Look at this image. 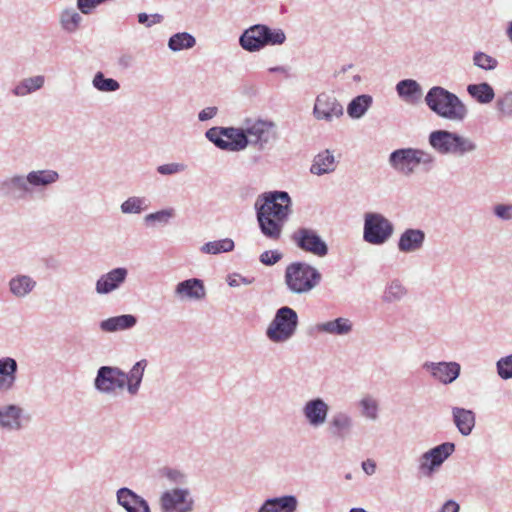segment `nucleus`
<instances>
[{"mask_svg": "<svg viewBox=\"0 0 512 512\" xmlns=\"http://www.w3.org/2000/svg\"><path fill=\"white\" fill-rule=\"evenodd\" d=\"M205 137L220 150L240 152L249 144L263 150L277 140L278 133L274 122L256 119L246 120L244 128L212 127L205 132Z\"/></svg>", "mask_w": 512, "mask_h": 512, "instance_id": "nucleus-1", "label": "nucleus"}, {"mask_svg": "<svg viewBox=\"0 0 512 512\" xmlns=\"http://www.w3.org/2000/svg\"><path fill=\"white\" fill-rule=\"evenodd\" d=\"M292 200L286 191L260 194L254 204L261 233L271 241L281 238L285 223L291 214Z\"/></svg>", "mask_w": 512, "mask_h": 512, "instance_id": "nucleus-2", "label": "nucleus"}, {"mask_svg": "<svg viewBox=\"0 0 512 512\" xmlns=\"http://www.w3.org/2000/svg\"><path fill=\"white\" fill-rule=\"evenodd\" d=\"M59 178V173L52 169L14 173L0 180V196L10 202L25 201L56 183Z\"/></svg>", "mask_w": 512, "mask_h": 512, "instance_id": "nucleus-3", "label": "nucleus"}, {"mask_svg": "<svg viewBox=\"0 0 512 512\" xmlns=\"http://www.w3.org/2000/svg\"><path fill=\"white\" fill-rule=\"evenodd\" d=\"M425 103L437 116L456 123L468 116L466 104L454 93L441 86L431 87L425 95Z\"/></svg>", "mask_w": 512, "mask_h": 512, "instance_id": "nucleus-4", "label": "nucleus"}, {"mask_svg": "<svg viewBox=\"0 0 512 512\" xmlns=\"http://www.w3.org/2000/svg\"><path fill=\"white\" fill-rule=\"evenodd\" d=\"M388 162L397 173L409 177L419 171H431L435 167L436 158L423 149L401 148L389 155Z\"/></svg>", "mask_w": 512, "mask_h": 512, "instance_id": "nucleus-5", "label": "nucleus"}, {"mask_svg": "<svg viewBox=\"0 0 512 512\" xmlns=\"http://www.w3.org/2000/svg\"><path fill=\"white\" fill-rule=\"evenodd\" d=\"M321 281L320 271L307 262H292L284 271V283L293 295H307L317 288Z\"/></svg>", "mask_w": 512, "mask_h": 512, "instance_id": "nucleus-6", "label": "nucleus"}, {"mask_svg": "<svg viewBox=\"0 0 512 512\" xmlns=\"http://www.w3.org/2000/svg\"><path fill=\"white\" fill-rule=\"evenodd\" d=\"M429 145L441 155L462 157L474 153L478 146L474 140L448 130H435L429 134Z\"/></svg>", "mask_w": 512, "mask_h": 512, "instance_id": "nucleus-7", "label": "nucleus"}, {"mask_svg": "<svg viewBox=\"0 0 512 512\" xmlns=\"http://www.w3.org/2000/svg\"><path fill=\"white\" fill-rule=\"evenodd\" d=\"M299 325L297 312L289 307H280L266 329V337L273 343L288 342L296 333Z\"/></svg>", "mask_w": 512, "mask_h": 512, "instance_id": "nucleus-8", "label": "nucleus"}, {"mask_svg": "<svg viewBox=\"0 0 512 512\" xmlns=\"http://www.w3.org/2000/svg\"><path fill=\"white\" fill-rule=\"evenodd\" d=\"M394 233L393 223L383 214L367 212L364 215L363 240L371 245H383Z\"/></svg>", "mask_w": 512, "mask_h": 512, "instance_id": "nucleus-9", "label": "nucleus"}, {"mask_svg": "<svg viewBox=\"0 0 512 512\" xmlns=\"http://www.w3.org/2000/svg\"><path fill=\"white\" fill-rule=\"evenodd\" d=\"M195 501L188 488L167 489L159 497L160 512H192Z\"/></svg>", "mask_w": 512, "mask_h": 512, "instance_id": "nucleus-10", "label": "nucleus"}, {"mask_svg": "<svg viewBox=\"0 0 512 512\" xmlns=\"http://www.w3.org/2000/svg\"><path fill=\"white\" fill-rule=\"evenodd\" d=\"M292 241L302 251L311 253L317 257H325L328 254V245L311 228H299L292 234Z\"/></svg>", "mask_w": 512, "mask_h": 512, "instance_id": "nucleus-11", "label": "nucleus"}, {"mask_svg": "<svg viewBox=\"0 0 512 512\" xmlns=\"http://www.w3.org/2000/svg\"><path fill=\"white\" fill-rule=\"evenodd\" d=\"M330 406L322 397H312L306 400L301 408V414L313 429H318L327 424L329 419Z\"/></svg>", "mask_w": 512, "mask_h": 512, "instance_id": "nucleus-12", "label": "nucleus"}, {"mask_svg": "<svg viewBox=\"0 0 512 512\" xmlns=\"http://www.w3.org/2000/svg\"><path fill=\"white\" fill-rule=\"evenodd\" d=\"M454 451V443L444 442L423 453L419 459L420 472L426 476L432 475Z\"/></svg>", "mask_w": 512, "mask_h": 512, "instance_id": "nucleus-13", "label": "nucleus"}, {"mask_svg": "<svg viewBox=\"0 0 512 512\" xmlns=\"http://www.w3.org/2000/svg\"><path fill=\"white\" fill-rule=\"evenodd\" d=\"M121 376H123V370L119 367L101 366L97 370L94 387L102 394H114L117 389L123 390L125 388V383Z\"/></svg>", "mask_w": 512, "mask_h": 512, "instance_id": "nucleus-14", "label": "nucleus"}, {"mask_svg": "<svg viewBox=\"0 0 512 512\" xmlns=\"http://www.w3.org/2000/svg\"><path fill=\"white\" fill-rule=\"evenodd\" d=\"M422 369L434 381L443 385H449L460 376L461 365L455 361H426L423 363Z\"/></svg>", "mask_w": 512, "mask_h": 512, "instance_id": "nucleus-15", "label": "nucleus"}, {"mask_svg": "<svg viewBox=\"0 0 512 512\" xmlns=\"http://www.w3.org/2000/svg\"><path fill=\"white\" fill-rule=\"evenodd\" d=\"M129 271L126 267H116L102 274L95 283L98 295H108L119 290L127 281Z\"/></svg>", "mask_w": 512, "mask_h": 512, "instance_id": "nucleus-16", "label": "nucleus"}, {"mask_svg": "<svg viewBox=\"0 0 512 512\" xmlns=\"http://www.w3.org/2000/svg\"><path fill=\"white\" fill-rule=\"evenodd\" d=\"M409 295L408 287L399 278L388 279L381 290L379 299L386 307H395L404 302Z\"/></svg>", "mask_w": 512, "mask_h": 512, "instance_id": "nucleus-17", "label": "nucleus"}, {"mask_svg": "<svg viewBox=\"0 0 512 512\" xmlns=\"http://www.w3.org/2000/svg\"><path fill=\"white\" fill-rule=\"evenodd\" d=\"M343 114V106L337 99L327 93L317 96L313 108V115L318 120L332 121Z\"/></svg>", "mask_w": 512, "mask_h": 512, "instance_id": "nucleus-18", "label": "nucleus"}, {"mask_svg": "<svg viewBox=\"0 0 512 512\" xmlns=\"http://www.w3.org/2000/svg\"><path fill=\"white\" fill-rule=\"evenodd\" d=\"M327 432L335 442H342L350 434L352 418L348 411H336L327 420Z\"/></svg>", "mask_w": 512, "mask_h": 512, "instance_id": "nucleus-19", "label": "nucleus"}, {"mask_svg": "<svg viewBox=\"0 0 512 512\" xmlns=\"http://www.w3.org/2000/svg\"><path fill=\"white\" fill-rule=\"evenodd\" d=\"M116 499L126 512H151L147 500L127 487L117 490Z\"/></svg>", "mask_w": 512, "mask_h": 512, "instance_id": "nucleus-20", "label": "nucleus"}, {"mask_svg": "<svg viewBox=\"0 0 512 512\" xmlns=\"http://www.w3.org/2000/svg\"><path fill=\"white\" fill-rule=\"evenodd\" d=\"M174 295L181 301H200L206 296L204 282L198 278L181 281L175 286Z\"/></svg>", "mask_w": 512, "mask_h": 512, "instance_id": "nucleus-21", "label": "nucleus"}, {"mask_svg": "<svg viewBox=\"0 0 512 512\" xmlns=\"http://www.w3.org/2000/svg\"><path fill=\"white\" fill-rule=\"evenodd\" d=\"M7 285L14 298L25 299L36 289L37 281L28 274L17 273L9 279Z\"/></svg>", "mask_w": 512, "mask_h": 512, "instance_id": "nucleus-22", "label": "nucleus"}, {"mask_svg": "<svg viewBox=\"0 0 512 512\" xmlns=\"http://www.w3.org/2000/svg\"><path fill=\"white\" fill-rule=\"evenodd\" d=\"M147 366L148 360L143 358L135 362L128 372L123 371V376L121 377L125 383V389L130 396H135L139 393Z\"/></svg>", "mask_w": 512, "mask_h": 512, "instance_id": "nucleus-23", "label": "nucleus"}, {"mask_svg": "<svg viewBox=\"0 0 512 512\" xmlns=\"http://www.w3.org/2000/svg\"><path fill=\"white\" fill-rule=\"evenodd\" d=\"M425 232L421 229L408 228L400 235L397 248L402 253H414L423 248Z\"/></svg>", "mask_w": 512, "mask_h": 512, "instance_id": "nucleus-24", "label": "nucleus"}, {"mask_svg": "<svg viewBox=\"0 0 512 512\" xmlns=\"http://www.w3.org/2000/svg\"><path fill=\"white\" fill-rule=\"evenodd\" d=\"M23 409L16 404L0 406V428L6 431H18L22 428Z\"/></svg>", "mask_w": 512, "mask_h": 512, "instance_id": "nucleus-25", "label": "nucleus"}, {"mask_svg": "<svg viewBox=\"0 0 512 512\" xmlns=\"http://www.w3.org/2000/svg\"><path fill=\"white\" fill-rule=\"evenodd\" d=\"M298 504L296 496L283 495L265 500L258 512H296Z\"/></svg>", "mask_w": 512, "mask_h": 512, "instance_id": "nucleus-26", "label": "nucleus"}, {"mask_svg": "<svg viewBox=\"0 0 512 512\" xmlns=\"http://www.w3.org/2000/svg\"><path fill=\"white\" fill-rule=\"evenodd\" d=\"M314 331L319 334L346 336L352 331V321L348 318L339 317L334 320L317 323L314 326Z\"/></svg>", "mask_w": 512, "mask_h": 512, "instance_id": "nucleus-27", "label": "nucleus"}, {"mask_svg": "<svg viewBox=\"0 0 512 512\" xmlns=\"http://www.w3.org/2000/svg\"><path fill=\"white\" fill-rule=\"evenodd\" d=\"M18 364L12 357L0 358V392H8L15 386Z\"/></svg>", "mask_w": 512, "mask_h": 512, "instance_id": "nucleus-28", "label": "nucleus"}, {"mask_svg": "<svg viewBox=\"0 0 512 512\" xmlns=\"http://www.w3.org/2000/svg\"><path fill=\"white\" fill-rule=\"evenodd\" d=\"M137 321V317L132 314H122L102 320L99 323V328L103 332L115 333L134 328Z\"/></svg>", "mask_w": 512, "mask_h": 512, "instance_id": "nucleus-29", "label": "nucleus"}, {"mask_svg": "<svg viewBox=\"0 0 512 512\" xmlns=\"http://www.w3.org/2000/svg\"><path fill=\"white\" fill-rule=\"evenodd\" d=\"M263 24H256L246 29L239 38L240 46L248 52H256L264 48Z\"/></svg>", "mask_w": 512, "mask_h": 512, "instance_id": "nucleus-30", "label": "nucleus"}, {"mask_svg": "<svg viewBox=\"0 0 512 512\" xmlns=\"http://www.w3.org/2000/svg\"><path fill=\"white\" fill-rule=\"evenodd\" d=\"M396 92L408 104H418L421 101L423 90L420 84L413 79H404L397 83Z\"/></svg>", "mask_w": 512, "mask_h": 512, "instance_id": "nucleus-31", "label": "nucleus"}, {"mask_svg": "<svg viewBox=\"0 0 512 512\" xmlns=\"http://www.w3.org/2000/svg\"><path fill=\"white\" fill-rule=\"evenodd\" d=\"M453 422L463 436L471 434L475 426V413L460 407L452 408Z\"/></svg>", "mask_w": 512, "mask_h": 512, "instance_id": "nucleus-32", "label": "nucleus"}, {"mask_svg": "<svg viewBox=\"0 0 512 512\" xmlns=\"http://www.w3.org/2000/svg\"><path fill=\"white\" fill-rule=\"evenodd\" d=\"M45 84L43 75L27 77L19 81L12 89V94L16 97H25L40 90Z\"/></svg>", "mask_w": 512, "mask_h": 512, "instance_id": "nucleus-33", "label": "nucleus"}, {"mask_svg": "<svg viewBox=\"0 0 512 512\" xmlns=\"http://www.w3.org/2000/svg\"><path fill=\"white\" fill-rule=\"evenodd\" d=\"M77 8L66 7L59 13V25L67 33H74L78 30L82 22V16Z\"/></svg>", "mask_w": 512, "mask_h": 512, "instance_id": "nucleus-34", "label": "nucleus"}, {"mask_svg": "<svg viewBox=\"0 0 512 512\" xmlns=\"http://www.w3.org/2000/svg\"><path fill=\"white\" fill-rule=\"evenodd\" d=\"M335 159L334 156L328 151L319 153L314 157L310 171L315 175H323L334 171Z\"/></svg>", "mask_w": 512, "mask_h": 512, "instance_id": "nucleus-35", "label": "nucleus"}, {"mask_svg": "<svg viewBox=\"0 0 512 512\" xmlns=\"http://www.w3.org/2000/svg\"><path fill=\"white\" fill-rule=\"evenodd\" d=\"M467 92L480 104H488L492 102L495 97L494 89L487 82L469 84L467 86Z\"/></svg>", "mask_w": 512, "mask_h": 512, "instance_id": "nucleus-36", "label": "nucleus"}, {"mask_svg": "<svg viewBox=\"0 0 512 512\" xmlns=\"http://www.w3.org/2000/svg\"><path fill=\"white\" fill-rule=\"evenodd\" d=\"M358 409L360 415L366 420L376 422L379 419V401L371 395H365L360 399Z\"/></svg>", "mask_w": 512, "mask_h": 512, "instance_id": "nucleus-37", "label": "nucleus"}, {"mask_svg": "<svg viewBox=\"0 0 512 512\" xmlns=\"http://www.w3.org/2000/svg\"><path fill=\"white\" fill-rule=\"evenodd\" d=\"M195 44V37L188 32H179L173 34L168 40V48L173 52L191 49L195 46Z\"/></svg>", "mask_w": 512, "mask_h": 512, "instance_id": "nucleus-38", "label": "nucleus"}, {"mask_svg": "<svg viewBox=\"0 0 512 512\" xmlns=\"http://www.w3.org/2000/svg\"><path fill=\"white\" fill-rule=\"evenodd\" d=\"M235 243L231 238H224L215 241H209L200 247V251L204 254L217 255L233 251Z\"/></svg>", "mask_w": 512, "mask_h": 512, "instance_id": "nucleus-39", "label": "nucleus"}, {"mask_svg": "<svg viewBox=\"0 0 512 512\" xmlns=\"http://www.w3.org/2000/svg\"><path fill=\"white\" fill-rule=\"evenodd\" d=\"M148 208L147 199L140 196L128 197L120 205L123 214H140Z\"/></svg>", "mask_w": 512, "mask_h": 512, "instance_id": "nucleus-40", "label": "nucleus"}, {"mask_svg": "<svg viewBox=\"0 0 512 512\" xmlns=\"http://www.w3.org/2000/svg\"><path fill=\"white\" fill-rule=\"evenodd\" d=\"M264 47L282 45L286 41V34L281 28H270L263 24Z\"/></svg>", "mask_w": 512, "mask_h": 512, "instance_id": "nucleus-41", "label": "nucleus"}, {"mask_svg": "<svg viewBox=\"0 0 512 512\" xmlns=\"http://www.w3.org/2000/svg\"><path fill=\"white\" fill-rule=\"evenodd\" d=\"M93 87L100 92H115L120 84L113 78H106L102 72H97L92 79Z\"/></svg>", "mask_w": 512, "mask_h": 512, "instance_id": "nucleus-42", "label": "nucleus"}, {"mask_svg": "<svg viewBox=\"0 0 512 512\" xmlns=\"http://www.w3.org/2000/svg\"><path fill=\"white\" fill-rule=\"evenodd\" d=\"M495 108L500 118L512 119V91L499 95L495 102Z\"/></svg>", "mask_w": 512, "mask_h": 512, "instance_id": "nucleus-43", "label": "nucleus"}, {"mask_svg": "<svg viewBox=\"0 0 512 512\" xmlns=\"http://www.w3.org/2000/svg\"><path fill=\"white\" fill-rule=\"evenodd\" d=\"M174 217V210L172 208L162 209L154 213L147 214L144 221L147 225L159 223L166 225Z\"/></svg>", "mask_w": 512, "mask_h": 512, "instance_id": "nucleus-44", "label": "nucleus"}, {"mask_svg": "<svg viewBox=\"0 0 512 512\" xmlns=\"http://www.w3.org/2000/svg\"><path fill=\"white\" fill-rule=\"evenodd\" d=\"M373 104L371 95L362 94L354 97V119L363 117Z\"/></svg>", "mask_w": 512, "mask_h": 512, "instance_id": "nucleus-45", "label": "nucleus"}, {"mask_svg": "<svg viewBox=\"0 0 512 512\" xmlns=\"http://www.w3.org/2000/svg\"><path fill=\"white\" fill-rule=\"evenodd\" d=\"M473 64L483 70L491 71L498 66V61L494 57L479 51L473 55Z\"/></svg>", "mask_w": 512, "mask_h": 512, "instance_id": "nucleus-46", "label": "nucleus"}, {"mask_svg": "<svg viewBox=\"0 0 512 512\" xmlns=\"http://www.w3.org/2000/svg\"><path fill=\"white\" fill-rule=\"evenodd\" d=\"M498 376L503 380L512 379V354L501 357L496 362Z\"/></svg>", "mask_w": 512, "mask_h": 512, "instance_id": "nucleus-47", "label": "nucleus"}, {"mask_svg": "<svg viewBox=\"0 0 512 512\" xmlns=\"http://www.w3.org/2000/svg\"><path fill=\"white\" fill-rule=\"evenodd\" d=\"M186 169L187 166L184 163L172 162L159 165L156 170L161 175L170 176L184 172Z\"/></svg>", "mask_w": 512, "mask_h": 512, "instance_id": "nucleus-48", "label": "nucleus"}, {"mask_svg": "<svg viewBox=\"0 0 512 512\" xmlns=\"http://www.w3.org/2000/svg\"><path fill=\"white\" fill-rule=\"evenodd\" d=\"M163 476L175 485H184L187 483V476L185 473L178 469L166 468L163 470Z\"/></svg>", "mask_w": 512, "mask_h": 512, "instance_id": "nucleus-49", "label": "nucleus"}, {"mask_svg": "<svg viewBox=\"0 0 512 512\" xmlns=\"http://www.w3.org/2000/svg\"><path fill=\"white\" fill-rule=\"evenodd\" d=\"M283 257V254L278 250H266L259 256V260L266 266H273L279 262Z\"/></svg>", "mask_w": 512, "mask_h": 512, "instance_id": "nucleus-50", "label": "nucleus"}, {"mask_svg": "<svg viewBox=\"0 0 512 512\" xmlns=\"http://www.w3.org/2000/svg\"><path fill=\"white\" fill-rule=\"evenodd\" d=\"M493 213L500 220H512V204H497L493 207Z\"/></svg>", "mask_w": 512, "mask_h": 512, "instance_id": "nucleus-51", "label": "nucleus"}, {"mask_svg": "<svg viewBox=\"0 0 512 512\" xmlns=\"http://www.w3.org/2000/svg\"><path fill=\"white\" fill-rule=\"evenodd\" d=\"M163 20V16L160 15V14H152V15H148L146 13H139L138 14V22L140 24H143L145 25L146 27H152L153 25L155 24H159L161 23Z\"/></svg>", "mask_w": 512, "mask_h": 512, "instance_id": "nucleus-52", "label": "nucleus"}, {"mask_svg": "<svg viewBox=\"0 0 512 512\" xmlns=\"http://www.w3.org/2000/svg\"><path fill=\"white\" fill-rule=\"evenodd\" d=\"M254 282V278H247L238 273L228 275L227 283L230 287H238L241 284L250 285Z\"/></svg>", "mask_w": 512, "mask_h": 512, "instance_id": "nucleus-53", "label": "nucleus"}, {"mask_svg": "<svg viewBox=\"0 0 512 512\" xmlns=\"http://www.w3.org/2000/svg\"><path fill=\"white\" fill-rule=\"evenodd\" d=\"M97 6L95 0H77V9L85 15L90 14Z\"/></svg>", "mask_w": 512, "mask_h": 512, "instance_id": "nucleus-54", "label": "nucleus"}, {"mask_svg": "<svg viewBox=\"0 0 512 512\" xmlns=\"http://www.w3.org/2000/svg\"><path fill=\"white\" fill-rule=\"evenodd\" d=\"M217 113H218L217 107H215V106L206 107L198 113V119H199V121L204 122V121L214 118L217 115Z\"/></svg>", "mask_w": 512, "mask_h": 512, "instance_id": "nucleus-55", "label": "nucleus"}, {"mask_svg": "<svg viewBox=\"0 0 512 512\" xmlns=\"http://www.w3.org/2000/svg\"><path fill=\"white\" fill-rule=\"evenodd\" d=\"M362 469L367 475H373L376 471V463L371 459H367L362 462Z\"/></svg>", "mask_w": 512, "mask_h": 512, "instance_id": "nucleus-56", "label": "nucleus"}, {"mask_svg": "<svg viewBox=\"0 0 512 512\" xmlns=\"http://www.w3.org/2000/svg\"><path fill=\"white\" fill-rule=\"evenodd\" d=\"M459 509L460 507L455 501L448 500L443 504L440 512H459Z\"/></svg>", "mask_w": 512, "mask_h": 512, "instance_id": "nucleus-57", "label": "nucleus"}, {"mask_svg": "<svg viewBox=\"0 0 512 512\" xmlns=\"http://www.w3.org/2000/svg\"><path fill=\"white\" fill-rule=\"evenodd\" d=\"M269 72H271V73L287 74L288 73V68H286L284 66H275V67L269 68Z\"/></svg>", "mask_w": 512, "mask_h": 512, "instance_id": "nucleus-58", "label": "nucleus"}, {"mask_svg": "<svg viewBox=\"0 0 512 512\" xmlns=\"http://www.w3.org/2000/svg\"><path fill=\"white\" fill-rule=\"evenodd\" d=\"M506 33L509 40L512 42V21L509 23Z\"/></svg>", "mask_w": 512, "mask_h": 512, "instance_id": "nucleus-59", "label": "nucleus"}, {"mask_svg": "<svg viewBox=\"0 0 512 512\" xmlns=\"http://www.w3.org/2000/svg\"><path fill=\"white\" fill-rule=\"evenodd\" d=\"M347 114L352 117V101H350L348 104H347Z\"/></svg>", "mask_w": 512, "mask_h": 512, "instance_id": "nucleus-60", "label": "nucleus"}, {"mask_svg": "<svg viewBox=\"0 0 512 512\" xmlns=\"http://www.w3.org/2000/svg\"><path fill=\"white\" fill-rule=\"evenodd\" d=\"M354 512H367V511L363 508H355L354 507Z\"/></svg>", "mask_w": 512, "mask_h": 512, "instance_id": "nucleus-61", "label": "nucleus"}, {"mask_svg": "<svg viewBox=\"0 0 512 512\" xmlns=\"http://www.w3.org/2000/svg\"><path fill=\"white\" fill-rule=\"evenodd\" d=\"M121 61H123V63H126V60H124V57H121Z\"/></svg>", "mask_w": 512, "mask_h": 512, "instance_id": "nucleus-62", "label": "nucleus"}, {"mask_svg": "<svg viewBox=\"0 0 512 512\" xmlns=\"http://www.w3.org/2000/svg\"><path fill=\"white\" fill-rule=\"evenodd\" d=\"M121 61H123V63H126V60H124V57H121Z\"/></svg>", "mask_w": 512, "mask_h": 512, "instance_id": "nucleus-63", "label": "nucleus"}, {"mask_svg": "<svg viewBox=\"0 0 512 512\" xmlns=\"http://www.w3.org/2000/svg\"><path fill=\"white\" fill-rule=\"evenodd\" d=\"M349 512H352V509Z\"/></svg>", "mask_w": 512, "mask_h": 512, "instance_id": "nucleus-64", "label": "nucleus"}]
</instances>
